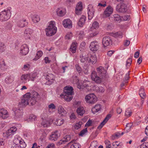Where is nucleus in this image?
I'll return each mask as SVG.
<instances>
[{
  "mask_svg": "<svg viewBox=\"0 0 148 148\" xmlns=\"http://www.w3.org/2000/svg\"><path fill=\"white\" fill-rule=\"evenodd\" d=\"M10 9V8H8L0 12V21H6L10 18L11 15Z\"/></svg>",
  "mask_w": 148,
  "mask_h": 148,
  "instance_id": "2",
  "label": "nucleus"
},
{
  "mask_svg": "<svg viewBox=\"0 0 148 148\" xmlns=\"http://www.w3.org/2000/svg\"><path fill=\"white\" fill-rule=\"evenodd\" d=\"M55 79V76L52 74H49L47 75L46 79L48 81L47 82V84L50 85L53 82Z\"/></svg>",
  "mask_w": 148,
  "mask_h": 148,
  "instance_id": "19",
  "label": "nucleus"
},
{
  "mask_svg": "<svg viewBox=\"0 0 148 148\" xmlns=\"http://www.w3.org/2000/svg\"><path fill=\"white\" fill-rule=\"evenodd\" d=\"M9 116L8 111L4 108L0 109V118L5 119L8 117Z\"/></svg>",
  "mask_w": 148,
  "mask_h": 148,
  "instance_id": "17",
  "label": "nucleus"
},
{
  "mask_svg": "<svg viewBox=\"0 0 148 148\" xmlns=\"http://www.w3.org/2000/svg\"><path fill=\"white\" fill-rule=\"evenodd\" d=\"M137 148H148V143H144Z\"/></svg>",
  "mask_w": 148,
  "mask_h": 148,
  "instance_id": "50",
  "label": "nucleus"
},
{
  "mask_svg": "<svg viewBox=\"0 0 148 148\" xmlns=\"http://www.w3.org/2000/svg\"><path fill=\"white\" fill-rule=\"evenodd\" d=\"M64 123L63 119H56V121L55 122V124L57 126H60L62 124Z\"/></svg>",
  "mask_w": 148,
  "mask_h": 148,
  "instance_id": "41",
  "label": "nucleus"
},
{
  "mask_svg": "<svg viewBox=\"0 0 148 148\" xmlns=\"http://www.w3.org/2000/svg\"><path fill=\"white\" fill-rule=\"evenodd\" d=\"M96 143V141H93L91 143L90 147L91 148H95L97 146Z\"/></svg>",
  "mask_w": 148,
  "mask_h": 148,
  "instance_id": "58",
  "label": "nucleus"
},
{
  "mask_svg": "<svg viewBox=\"0 0 148 148\" xmlns=\"http://www.w3.org/2000/svg\"><path fill=\"white\" fill-rule=\"evenodd\" d=\"M132 114V112L130 110H127L125 111V115L126 116L129 117Z\"/></svg>",
  "mask_w": 148,
  "mask_h": 148,
  "instance_id": "53",
  "label": "nucleus"
},
{
  "mask_svg": "<svg viewBox=\"0 0 148 148\" xmlns=\"http://www.w3.org/2000/svg\"><path fill=\"white\" fill-rule=\"evenodd\" d=\"M89 62H91L92 64H95L97 61V58L95 56H91L89 60Z\"/></svg>",
  "mask_w": 148,
  "mask_h": 148,
  "instance_id": "40",
  "label": "nucleus"
},
{
  "mask_svg": "<svg viewBox=\"0 0 148 148\" xmlns=\"http://www.w3.org/2000/svg\"><path fill=\"white\" fill-rule=\"evenodd\" d=\"M78 35L79 36V39H82L84 35V32L82 31H80L78 32Z\"/></svg>",
  "mask_w": 148,
  "mask_h": 148,
  "instance_id": "55",
  "label": "nucleus"
},
{
  "mask_svg": "<svg viewBox=\"0 0 148 148\" xmlns=\"http://www.w3.org/2000/svg\"><path fill=\"white\" fill-rule=\"evenodd\" d=\"M28 24V23L25 19L19 20L16 23L17 26L19 27H23Z\"/></svg>",
  "mask_w": 148,
  "mask_h": 148,
  "instance_id": "25",
  "label": "nucleus"
},
{
  "mask_svg": "<svg viewBox=\"0 0 148 148\" xmlns=\"http://www.w3.org/2000/svg\"><path fill=\"white\" fill-rule=\"evenodd\" d=\"M32 19L33 22L35 23H36L39 21L40 18L39 16L38 15H35L32 17Z\"/></svg>",
  "mask_w": 148,
  "mask_h": 148,
  "instance_id": "44",
  "label": "nucleus"
},
{
  "mask_svg": "<svg viewBox=\"0 0 148 148\" xmlns=\"http://www.w3.org/2000/svg\"><path fill=\"white\" fill-rule=\"evenodd\" d=\"M29 80V75L28 73H26L22 74L21 76L20 79V82L21 83L25 84L27 83V81Z\"/></svg>",
  "mask_w": 148,
  "mask_h": 148,
  "instance_id": "21",
  "label": "nucleus"
},
{
  "mask_svg": "<svg viewBox=\"0 0 148 148\" xmlns=\"http://www.w3.org/2000/svg\"><path fill=\"white\" fill-rule=\"evenodd\" d=\"M64 90L68 91H73V88L72 87L66 86L64 87Z\"/></svg>",
  "mask_w": 148,
  "mask_h": 148,
  "instance_id": "61",
  "label": "nucleus"
},
{
  "mask_svg": "<svg viewBox=\"0 0 148 148\" xmlns=\"http://www.w3.org/2000/svg\"><path fill=\"white\" fill-rule=\"evenodd\" d=\"M29 80L33 81L35 80L38 77V74L37 72H34L33 73H28Z\"/></svg>",
  "mask_w": 148,
  "mask_h": 148,
  "instance_id": "26",
  "label": "nucleus"
},
{
  "mask_svg": "<svg viewBox=\"0 0 148 148\" xmlns=\"http://www.w3.org/2000/svg\"><path fill=\"white\" fill-rule=\"evenodd\" d=\"M77 42H75L73 43L71 45L70 51L73 53H74L76 51V48H77Z\"/></svg>",
  "mask_w": 148,
  "mask_h": 148,
  "instance_id": "33",
  "label": "nucleus"
},
{
  "mask_svg": "<svg viewBox=\"0 0 148 148\" xmlns=\"http://www.w3.org/2000/svg\"><path fill=\"white\" fill-rule=\"evenodd\" d=\"M87 132V128H86L81 131L79 133V135L80 136H82L85 134Z\"/></svg>",
  "mask_w": 148,
  "mask_h": 148,
  "instance_id": "56",
  "label": "nucleus"
},
{
  "mask_svg": "<svg viewBox=\"0 0 148 148\" xmlns=\"http://www.w3.org/2000/svg\"><path fill=\"white\" fill-rule=\"evenodd\" d=\"M72 37V34L71 33H68L66 36L65 38L66 39H70Z\"/></svg>",
  "mask_w": 148,
  "mask_h": 148,
  "instance_id": "64",
  "label": "nucleus"
},
{
  "mask_svg": "<svg viewBox=\"0 0 148 148\" xmlns=\"http://www.w3.org/2000/svg\"><path fill=\"white\" fill-rule=\"evenodd\" d=\"M63 97L64 98L65 100L67 101H69L73 99L72 96L71 95H63Z\"/></svg>",
  "mask_w": 148,
  "mask_h": 148,
  "instance_id": "46",
  "label": "nucleus"
},
{
  "mask_svg": "<svg viewBox=\"0 0 148 148\" xmlns=\"http://www.w3.org/2000/svg\"><path fill=\"white\" fill-rule=\"evenodd\" d=\"M30 93H27L24 95L19 102L18 106L20 107H25L29 104V101L30 99Z\"/></svg>",
  "mask_w": 148,
  "mask_h": 148,
  "instance_id": "4",
  "label": "nucleus"
},
{
  "mask_svg": "<svg viewBox=\"0 0 148 148\" xmlns=\"http://www.w3.org/2000/svg\"><path fill=\"white\" fill-rule=\"evenodd\" d=\"M13 141L14 144L20 146V147L25 148L26 146V145L24 140L19 136H16Z\"/></svg>",
  "mask_w": 148,
  "mask_h": 148,
  "instance_id": "7",
  "label": "nucleus"
},
{
  "mask_svg": "<svg viewBox=\"0 0 148 148\" xmlns=\"http://www.w3.org/2000/svg\"><path fill=\"white\" fill-rule=\"evenodd\" d=\"M73 82L75 84H77V87L79 89H83L85 88L88 87V84L90 83L89 82L84 81L82 83H80L78 78L76 76H74L73 77Z\"/></svg>",
  "mask_w": 148,
  "mask_h": 148,
  "instance_id": "3",
  "label": "nucleus"
},
{
  "mask_svg": "<svg viewBox=\"0 0 148 148\" xmlns=\"http://www.w3.org/2000/svg\"><path fill=\"white\" fill-rule=\"evenodd\" d=\"M99 47V44L96 41L92 42L91 43L89 47L90 50L94 52H95L98 50Z\"/></svg>",
  "mask_w": 148,
  "mask_h": 148,
  "instance_id": "13",
  "label": "nucleus"
},
{
  "mask_svg": "<svg viewBox=\"0 0 148 148\" xmlns=\"http://www.w3.org/2000/svg\"><path fill=\"white\" fill-rule=\"evenodd\" d=\"M23 110L22 109H16L15 111V116L16 118H21L23 115Z\"/></svg>",
  "mask_w": 148,
  "mask_h": 148,
  "instance_id": "24",
  "label": "nucleus"
},
{
  "mask_svg": "<svg viewBox=\"0 0 148 148\" xmlns=\"http://www.w3.org/2000/svg\"><path fill=\"white\" fill-rule=\"evenodd\" d=\"M56 12L57 14L60 16H64L65 14L64 11H63L61 9L59 8L57 9Z\"/></svg>",
  "mask_w": 148,
  "mask_h": 148,
  "instance_id": "43",
  "label": "nucleus"
},
{
  "mask_svg": "<svg viewBox=\"0 0 148 148\" xmlns=\"http://www.w3.org/2000/svg\"><path fill=\"white\" fill-rule=\"evenodd\" d=\"M99 27V23L96 22H94L92 25V26L91 27V29H96Z\"/></svg>",
  "mask_w": 148,
  "mask_h": 148,
  "instance_id": "48",
  "label": "nucleus"
},
{
  "mask_svg": "<svg viewBox=\"0 0 148 148\" xmlns=\"http://www.w3.org/2000/svg\"><path fill=\"white\" fill-rule=\"evenodd\" d=\"M33 30L29 28H26L24 32V36L26 39H30Z\"/></svg>",
  "mask_w": 148,
  "mask_h": 148,
  "instance_id": "15",
  "label": "nucleus"
},
{
  "mask_svg": "<svg viewBox=\"0 0 148 148\" xmlns=\"http://www.w3.org/2000/svg\"><path fill=\"white\" fill-rule=\"evenodd\" d=\"M114 36L116 38H121L122 34L121 32H117L114 34Z\"/></svg>",
  "mask_w": 148,
  "mask_h": 148,
  "instance_id": "47",
  "label": "nucleus"
},
{
  "mask_svg": "<svg viewBox=\"0 0 148 148\" xmlns=\"http://www.w3.org/2000/svg\"><path fill=\"white\" fill-rule=\"evenodd\" d=\"M127 6L123 3L118 4L116 7V11L120 13H125L127 11Z\"/></svg>",
  "mask_w": 148,
  "mask_h": 148,
  "instance_id": "6",
  "label": "nucleus"
},
{
  "mask_svg": "<svg viewBox=\"0 0 148 148\" xmlns=\"http://www.w3.org/2000/svg\"><path fill=\"white\" fill-rule=\"evenodd\" d=\"M79 60L82 63H85L88 62H89L88 58L86 55H84L83 54H81L79 56Z\"/></svg>",
  "mask_w": 148,
  "mask_h": 148,
  "instance_id": "29",
  "label": "nucleus"
},
{
  "mask_svg": "<svg viewBox=\"0 0 148 148\" xmlns=\"http://www.w3.org/2000/svg\"><path fill=\"white\" fill-rule=\"evenodd\" d=\"M113 12V9L110 6H108L104 11L103 15V17H107L109 16Z\"/></svg>",
  "mask_w": 148,
  "mask_h": 148,
  "instance_id": "11",
  "label": "nucleus"
},
{
  "mask_svg": "<svg viewBox=\"0 0 148 148\" xmlns=\"http://www.w3.org/2000/svg\"><path fill=\"white\" fill-rule=\"evenodd\" d=\"M97 92H104L105 90L104 88L102 87H99L97 88Z\"/></svg>",
  "mask_w": 148,
  "mask_h": 148,
  "instance_id": "62",
  "label": "nucleus"
},
{
  "mask_svg": "<svg viewBox=\"0 0 148 148\" xmlns=\"http://www.w3.org/2000/svg\"><path fill=\"white\" fill-rule=\"evenodd\" d=\"M71 139V136L70 135L66 136L62 139L60 140L58 144L59 145L64 144L66 142L69 141Z\"/></svg>",
  "mask_w": 148,
  "mask_h": 148,
  "instance_id": "27",
  "label": "nucleus"
},
{
  "mask_svg": "<svg viewBox=\"0 0 148 148\" xmlns=\"http://www.w3.org/2000/svg\"><path fill=\"white\" fill-rule=\"evenodd\" d=\"M17 130V128L16 127L14 126L11 127L8 131L6 132V134L7 136H10L13 135L16 132Z\"/></svg>",
  "mask_w": 148,
  "mask_h": 148,
  "instance_id": "28",
  "label": "nucleus"
},
{
  "mask_svg": "<svg viewBox=\"0 0 148 148\" xmlns=\"http://www.w3.org/2000/svg\"><path fill=\"white\" fill-rule=\"evenodd\" d=\"M85 110L83 107H78L77 110L76 112L79 115L82 116L85 112Z\"/></svg>",
  "mask_w": 148,
  "mask_h": 148,
  "instance_id": "34",
  "label": "nucleus"
},
{
  "mask_svg": "<svg viewBox=\"0 0 148 148\" xmlns=\"http://www.w3.org/2000/svg\"><path fill=\"white\" fill-rule=\"evenodd\" d=\"M112 42L111 39L108 36H105L103 39L102 44L104 47L112 45Z\"/></svg>",
  "mask_w": 148,
  "mask_h": 148,
  "instance_id": "10",
  "label": "nucleus"
},
{
  "mask_svg": "<svg viewBox=\"0 0 148 148\" xmlns=\"http://www.w3.org/2000/svg\"><path fill=\"white\" fill-rule=\"evenodd\" d=\"M75 67L77 71L79 73L81 72L82 71V69L78 64H76L75 65Z\"/></svg>",
  "mask_w": 148,
  "mask_h": 148,
  "instance_id": "54",
  "label": "nucleus"
},
{
  "mask_svg": "<svg viewBox=\"0 0 148 148\" xmlns=\"http://www.w3.org/2000/svg\"><path fill=\"white\" fill-rule=\"evenodd\" d=\"M83 9V5L82 2H79L75 8V13L79 15L81 13Z\"/></svg>",
  "mask_w": 148,
  "mask_h": 148,
  "instance_id": "20",
  "label": "nucleus"
},
{
  "mask_svg": "<svg viewBox=\"0 0 148 148\" xmlns=\"http://www.w3.org/2000/svg\"><path fill=\"white\" fill-rule=\"evenodd\" d=\"M0 68L1 70H4L6 68V64L4 60L2 58H0Z\"/></svg>",
  "mask_w": 148,
  "mask_h": 148,
  "instance_id": "36",
  "label": "nucleus"
},
{
  "mask_svg": "<svg viewBox=\"0 0 148 148\" xmlns=\"http://www.w3.org/2000/svg\"><path fill=\"white\" fill-rule=\"evenodd\" d=\"M113 19L115 21L118 22L120 23L121 21V16L119 15L115 14L113 15Z\"/></svg>",
  "mask_w": 148,
  "mask_h": 148,
  "instance_id": "38",
  "label": "nucleus"
},
{
  "mask_svg": "<svg viewBox=\"0 0 148 148\" xmlns=\"http://www.w3.org/2000/svg\"><path fill=\"white\" fill-rule=\"evenodd\" d=\"M58 112L59 114L62 116H64L66 114V111L64 110L62 106H59L58 108Z\"/></svg>",
  "mask_w": 148,
  "mask_h": 148,
  "instance_id": "32",
  "label": "nucleus"
},
{
  "mask_svg": "<svg viewBox=\"0 0 148 148\" xmlns=\"http://www.w3.org/2000/svg\"><path fill=\"white\" fill-rule=\"evenodd\" d=\"M91 78L93 80L97 83H99L101 82V78L97 76V73L95 71H94L92 72Z\"/></svg>",
  "mask_w": 148,
  "mask_h": 148,
  "instance_id": "18",
  "label": "nucleus"
},
{
  "mask_svg": "<svg viewBox=\"0 0 148 148\" xmlns=\"http://www.w3.org/2000/svg\"><path fill=\"white\" fill-rule=\"evenodd\" d=\"M86 17L85 16L82 15L80 18L79 21L78 22V25L80 27H82L84 24L85 20L86 19Z\"/></svg>",
  "mask_w": 148,
  "mask_h": 148,
  "instance_id": "31",
  "label": "nucleus"
},
{
  "mask_svg": "<svg viewBox=\"0 0 148 148\" xmlns=\"http://www.w3.org/2000/svg\"><path fill=\"white\" fill-rule=\"evenodd\" d=\"M62 24L65 27L71 28L72 27V22L69 19H67L63 20Z\"/></svg>",
  "mask_w": 148,
  "mask_h": 148,
  "instance_id": "22",
  "label": "nucleus"
},
{
  "mask_svg": "<svg viewBox=\"0 0 148 148\" xmlns=\"http://www.w3.org/2000/svg\"><path fill=\"white\" fill-rule=\"evenodd\" d=\"M85 99L86 102L90 104L95 103L97 100V97L93 93L87 95L85 97Z\"/></svg>",
  "mask_w": 148,
  "mask_h": 148,
  "instance_id": "8",
  "label": "nucleus"
},
{
  "mask_svg": "<svg viewBox=\"0 0 148 148\" xmlns=\"http://www.w3.org/2000/svg\"><path fill=\"white\" fill-rule=\"evenodd\" d=\"M112 115L110 114H108L104 120L101 123L100 125H99L97 128L100 129H101L103 126L106 123L107 121L110 119L112 117Z\"/></svg>",
  "mask_w": 148,
  "mask_h": 148,
  "instance_id": "23",
  "label": "nucleus"
},
{
  "mask_svg": "<svg viewBox=\"0 0 148 148\" xmlns=\"http://www.w3.org/2000/svg\"><path fill=\"white\" fill-rule=\"evenodd\" d=\"M64 93L63 95H71L73 94V91H66V90H64Z\"/></svg>",
  "mask_w": 148,
  "mask_h": 148,
  "instance_id": "49",
  "label": "nucleus"
},
{
  "mask_svg": "<svg viewBox=\"0 0 148 148\" xmlns=\"http://www.w3.org/2000/svg\"><path fill=\"white\" fill-rule=\"evenodd\" d=\"M97 73L99 75L100 77H104L106 76V70L102 66H100L97 68Z\"/></svg>",
  "mask_w": 148,
  "mask_h": 148,
  "instance_id": "14",
  "label": "nucleus"
},
{
  "mask_svg": "<svg viewBox=\"0 0 148 148\" xmlns=\"http://www.w3.org/2000/svg\"><path fill=\"white\" fill-rule=\"evenodd\" d=\"M51 124V122L49 120H43L41 123V125L44 127H48Z\"/></svg>",
  "mask_w": 148,
  "mask_h": 148,
  "instance_id": "35",
  "label": "nucleus"
},
{
  "mask_svg": "<svg viewBox=\"0 0 148 148\" xmlns=\"http://www.w3.org/2000/svg\"><path fill=\"white\" fill-rule=\"evenodd\" d=\"M30 66L29 64H25L24 65L22 69L24 71L28 70L29 69Z\"/></svg>",
  "mask_w": 148,
  "mask_h": 148,
  "instance_id": "57",
  "label": "nucleus"
},
{
  "mask_svg": "<svg viewBox=\"0 0 148 148\" xmlns=\"http://www.w3.org/2000/svg\"><path fill=\"white\" fill-rule=\"evenodd\" d=\"M45 30L47 36H51L54 35L57 31V28L55 25V22L51 21L49 22V25Z\"/></svg>",
  "mask_w": 148,
  "mask_h": 148,
  "instance_id": "1",
  "label": "nucleus"
},
{
  "mask_svg": "<svg viewBox=\"0 0 148 148\" xmlns=\"http://www.w3.org/2000/svg\"><path fill=\"white\" fill-rule=\"evenodd\" d=\"M132 59L130 58H129L126 62V66H129L132 63Z\"/></svg>",
  "mask_w": 148,
  "mask_h": 148,
  "instance_id": "60",
  "label": "nucleus"
},
{
  "mask_svg": "<svg viewBox=\"0 0 148 148\" xmlns=\"http://www.w3.org/2000/svg\"><path fill=\"white\" fill-rule=\"evenodd\" d=\"M6 46L4 43L0 42V53L4 52Z\"/></svg>",
  "mask_w": 148,
  "mask_h": 148,
  "instance_id": "42",
  "label": "nucleus"
},
{
  "mask_svg": "<svg viewBox=\"0 0 148 148\" xmlns=\"http://www.w3.org/2000/svg\"><path fill=\"white\" fill-rule=\"evenodd\" d=\"M30 97L29 102L32 105H34L40 98V96L36 92H33L32 94H30Z\"/></svg>",
  "mask_w": 148,
  "mask_h": 148,
  "instance_id": "5",
  "label": "nucleus"
},
{
  "mask_svg": "<svg viewBox=\"0 0 148 148\" xmlns=\"http://www.w3.org/2000/svg\"><path fill=\"white\" fill-rule=\"evenodd\" d=\"M36 118V116L33 114H32L29 115V119L30 120L34 121Z\"/></svg>",
  "mask_w": 148,
  "mask_h": 148,
  "instance_id": "63",
  "label": "nucleus"
},
{
  "mask_svg": "<svg viewBox=\"0 0 148 148\" xmlns=\"http://www.w3.org/2000/svg\"><path fill=\"white\" fill-rule=\"evenodd\" d=\"M42 52L41 51H38L36 53L35 58L33 60H37L42 56Z\"/></svg>",
  "mask_w": 148,
  "mask_h": 148,
  "instance_id": "45",
  "label": "nucleus"
},
{
  "mask_svg": "<svg viewBox=\"0 0 148 148\" xmlns=\"http://www.w3.org/2000/svg\"><path fill=\"white\" fill-rule=\"evenodd\" d=\"M14 81V78L13 77L9 76L7 77L5 79V82L7 84H11Z\"/></svg>",
  "mask_w": 148,
  "mask_h": 148,
  "instance_id": "39",
  "label": "nucleus"
},
{
  "mask_svg": "<svg viewBox=\"0 0 148 148\" xmlns=\"http://www.w3.org/2000/svg\"><path fill=\"white\" fill-rule=\"evenodd\" d=\"M29 51V48L26 44L22 45L20 48V53L22 55H25Z\"/></svg>",
  "mask_w": 148,
  "mask_h": 148,
  "instance_id": "16",
  "label": "nucleus"
},
{
  "mask_svg": "<svg viewBox=\"0 0 148 148\" xmlns=\"http://www.w3.org/2000/svg\"><path fill=\"white\" fill-rule=\"evenodd\" d=\"M101 106L99 104L96 105L92 109V112L93 114H95L100 111L101 109Z\"/></svg>",
  "mask_w": 148,
  "mask_h": 148,
  "instance_id": "30",
  "label": "nucleus"
},
{
  "mask_svg": "<svg viewBox=\"0 0 148 148\" xmlns=\"http://www.w3.org/2000/svg\"><path fill=\"white\" fill-rule=\"evenodd\" d=\"M80 146V145L79 144L74 143L71 145L70 148H79Z\"/></svg>",
  "mask_w": 148,
  "mask_h": 148,
  "instance_id": "52",
  "label": "nucleus"
},
{
  "mask_svg": "<svg viewBox=\"0 0 148 148\" xmlns=\"http://www.w3.org/2000/svg\"><path fill=\"white\" fill-rule=\"evenodd\" d=\"M139 94L142 99H144L146 97V94L144 88L141 87L139 91Z\"/></svg>",
  "mask_w": 148,
  "mask_h": 148,
  "instance_id": "37",
  "label": "nucleus"
},
{
  "mask_svg": "<svg viewBox=\"0 0 148 148\" xmlns=\"http://www.w3.org/2000/svg\"><path fill=\"white\" fill-rule=\"evenodd\" d=\"M60 134L58 131L56 130L51 133V134L49 137V139L52 141H56L60 136Z\"/></svg>",
  "mask_w": 148,
  "mask_h": 148,
  "instance_id": "9",
  "label": "nucleus"
},
{
  "mask_svg": "<svg viewBox=\"0 0 148 148\" xmlns=\"http://www.w3.org/2000/svg\"><path fill=\"white\" fill-rule=\"evenodd\" d=\"M82 124V123L81 122H79L78 123H76L75 125V129H78L79 128H80L81 127V125Z\"/></svg>",
  "mask_w": 148,
  "mask_h": 148,
  "instance_id": "59",
  "label": "nucleus"
},
{
  "mask_svg": "<svg viewBox=\"0 0 148 148\" xmlns=\"http://www.w3.org/2000/svg\"><path fill=\"white\" fill-rule=\"evenodd\" d=\"M105 143L106 145V148H110L111 147V143L110 141L108 140H106L105 141Z\"/></svg>",
  "mask_w": 148,
  "mask_h": 148,
  "instance_id": "51",
  "label": "nucleus"
},
{
  "mask_svg": "<svg viewBox=\"0 0 148 148\" xmlns=\"http://www.w3.org/2000/svg\"><path fill=\"white\" fill-rule=\"evenodd\" d=\"M88 19L89 20H91L95 12V9L92 5H88Z\"/></svg>",
  "mask_w": 148,
  "mask_h": 148,
  "instance_id": "12",
  "label": "nucleus"
}]
</instances>
